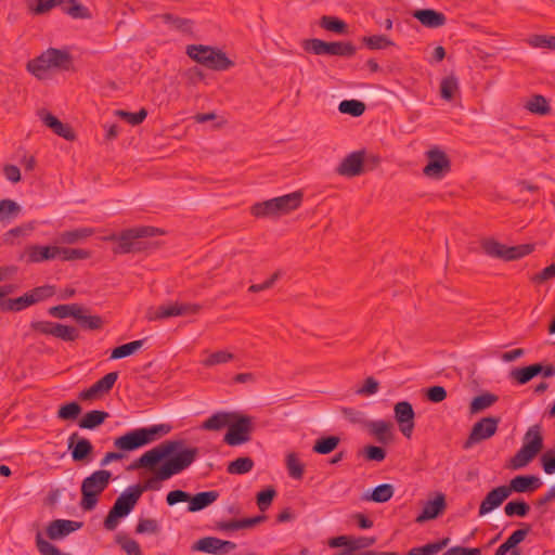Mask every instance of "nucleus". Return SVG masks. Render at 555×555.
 I'll return each mask as SVG.
<instances>
[{"label": "nucleus", "mask_w": 555, "mask_h": 555, "mask_svg": "<svg viewBox=\"0 0 555 555\" xmlns=\"http://www.w3.org/2000/svg\"><path fill=\"white\" fill-rule=\"evenodd\" d=\"M197 448H184L179 440L166 441L143 453L132 468H146L154 476L144 483L145 490L159 489V482L186 469L196 459Z\"/></svg>", "instance_id": "nucleus-1"}, {"label": "nucleus", "mask_w": 555, "mask_h": 555, "mask_svg": "<svg viewBox=\"0 0 555 555\" xmlns=\"http://www.w3.org/2000/svg\"><path fill=\"white\" fill-rule=\"evenodd\" d=\"M170 429L171 427L166 424L138 428L115 439L114 446L122 451H132L153 442L160 436L168 434Z\"/></svg>", "instance_id": "nucleus-2"}, {"label": "nucleus", "mask_w": 555, "mask_h": 555, "mask_svg": "<svg viewBox=\"0 0 555 555\" xmlns=\"http://www.w3.org/2000/svg\"><path fill=\"white\" fill-rule=\"evenodd\" d=\"M112 473L105 469L95 470L86 477L81 483L80 507L83 511H92L99 502V496L108 487Z\"/></svg>", "instance_id": "nucleus-3"}, {"label": "nucleus", "mask_w": 555, "mask_h": 555, "mask_svg": "<svg viewBox=\"0 0 555 555\" xmlns=\"http://www.w3.org/2000/svg\"><path fill=\"white\" fill-rule=\"evenodd\" d=\"M543 448V437L540 426L534 425L528 429L524 437L522 447L509 460L508 467L519 469L527 466Z\"/></svg>", "instance_id": "nucleus-4"}, {"label": "nucleus", "mask_w": 555, "mask_h": 555, "mask_svg": "<svg viewBox=\"0 0 555 555\" xmlns=\"http://www.w3.org/2000/svg\"><path fill=\"white\" fill-rule=\"evenodd\" d=\"M142 489L139 486L126 489L115 501L113 507L108 512L105 520V529L113 531L118 526V519L124 518L131 513L138 500L140 499Z\"/></svg>", "instance_id": "nucleus-5"}, {"label": "nucleus", "mask_w": 555, "mask_h": 555, "mask_svg": "<svg viewBox=\"0 0 555 555\" xmlns=\"http://www.w3.org/2000/svg\"><path fill=\"white\" fill-rule=\"evenodd\" d=\"M186 54L195 62L214 70H227L233 65L225 53L209 46H189Z\"/></svg>", "instance_id": "nucleus-6"}, {"label": "nucleus", "mask_w": 555, "mask_h": 555, "mask_svg": "<svg viewBox=\"0 0 555 555\" xmlns=\"http://www.w3.org/2000/svg\"><path fill=\"white\" fill-rule=\"evenodd\" d=\"M69 54L59 49H48L37 59L29 61L28 70L38 78H43L49 69L67 68L69 66Z\"/></svg>", "instance_id": "nucleus-7"}, {"label": "nucleus", "mask_w": 555, "mask_h": 555, "mask_svg": "<svg viewBox=\"0 0 555 555\" xmlns=\"http://www.w3.org/2000/svg\"><path fill=\"white\" fill-rule=\"evenodd\" d=\"M481 247L488 256L503 259L505 261L520 259L531 254L533 250V246L530 244L506 246L495 240L483 241Z\"/></svg>", "instance_id": "nucleus-8"}, {"label": "nucleus", "mask_w": 555, "mask_h": 555, "mask_svg": "<svg viewBox=\"0 0 555 555\" xmlns=\"http://www.w3.org/2000/svg\"><path fill=\"white\" fill-rule=\"evenodd\" d=\"M201 306L191 302L168 301L156 308H150L146 312L149 321L165 320L173 317L195 314Z\"/></svg>", "instance_id": "nucleus-9"}, {"label": "nucleus", "mask_w": 555, "mask_h": 555, "mask_svg": "<svg viewBox=\"0 0 555 555\" xmlns=\"http://www.w3.org/2000/svg\"><path fill=\"white\" fill-rule=\"evenodd\" d=\"M304 49L315 55L326 54L351 57L356 54V47L351 42H326L315 38L306 40Z\"/></svg>", "instance_id": "nucleus-10"}, {"label": "nucleus", "mask_w": 555, "mask_h": 555, "mask_svg": "<svg viewBox=\"0 0 555 555\" xmlns=\"http://www.w3.org/2000/svg\"><path fill=\"white\" fill-rule=\"evenodd\" d=\"M251 429V418L235 412L228 426L223 441L231 447L244 444L250 440Z\"/></svg>", "instance_id": "nucleus-11"}, {"label": "nucleus", "mask_w": 555, "mask_h": 555, "mask_svg": "<svg viewBox=\"0 0 555 555\" xmlns=\"http://www.w3.org/2000/svg\"><path fill=\"white\" fill-rule=\"evenodd\" d=\"M376 543L375 537H351L338 535L331 538L327 542L332 548L344 547L336 555H357L360 551L369 548Z\"/></svg>", "instance_id": "nucleus-12"}, {"label": "nucleus", "mask_w": 555, "mask_h": 555, "mask_svg": "<svg viewBox=\"0 0 555 555\" xmlns=\"http://www.w3.org/2000/svg\"><path fill=\"white\" fill-rule=\"evenodd\" d=\"M500 422V417L489 416L475 423L463 448L465 450L470 449L476 443L491 438L496 433Z\"/></svg>", "instance_id": "nucleus-13"}, {"label": "nucleus", "mask_w": 555, "mask_h": 555, "mask_svg": "<svg viewBox=\"0 0 555 555\" xmlns=\"http://www.w3.org/2000/svg\"><path fill=\"white\" fill-rule=\"evenodd\" d=\"M428 159L427 165L423 169V173L433 179H441L450 171V160L447 154L438 147L430 149L426 152Z\"/></svg>", "instance_id": "nucleus-14"}, {"label": "nucleus", "mask_w": 555, "mask_h": 555, "mask_svg": "<svg viewBox=\"0 0 555 555\" xmlns=\"http://www.w3.org/2000/svg\"><path fill=\"white\" fill-rule=\"evenodd\" d=\"M30 326L37 333L51 335L64 341H74L78 337L75 327L51 321H34Z\"/></svg>", "instance_id": "nucleus-15"}, {"label": "nucleus", "mask_w": 555, "mask_h": 555, "mask_svg": "<svg viewBox=\"0 0 555 555\" xmlns=\"http://www.w3.org/2000/svg\"><path fill=\"white\" fill-rule=\"evenodd\" d=\"M157 232L154 228L140 227L124 231L121 234H113L108 238L117 241V253H129L133 248V241L140 237L153 236Z\"/></svg>", "instance_id": "nucleus-16"}, {"label": "nucleus", "mask_w": 555, "mask_h": 555, "mask_svg": "<svg viewBox=\"0 0 555 555\" xmlns=\"http://www.w3.org/2000/svg\"><path fill=\"white\" fill-rule=\"evenodd\" d=\"M393 412L400 431L404 437L410 439L415 426V412L412 404L408 401L397 402L395 404Z\"/></svg>", "instance_id": "nucleus-17"}, {"label": "nucleus", "mask_w": 555, "mask_h": 555, "mask_svg": "<svg viewBox=\"0 0 555 555\" xmlns=\"http://www.w3.org/2000/svg\"><path fill=\"white\" fill-rule=\"evenodd\" d=\"M57 246L28 245L20 259L27 263H40L57 259Z\"/></svg>", "instance_id": "nucleus-18"}, {"label": "nucleus", "mask_w": 555, "mask_h": 555, "mask_svg": "<svg viewBox=\"0 0 555 555\" xmlns=\"http://www.w3.org/2000/svg\"><path fill=\"white\" fill-rule=\"evenodd\" d=\"M236 544L232 541H224L215 537H206L196 541L192 550L207 554H220L233 551Z\"/></svg>", "instance_id": "nucleus-19"}, {"label": "nucleus", "mask_w": 555, "mask_h": 555, "mask_svg": "<svg viewBox=\"0 0 555 555\" xmlns=\"http://www.w3.org/2000/svg\"><path fill=\"white\" fill-rule=\"evenodd\" d=\"M364 155V151H356L347 155L337 167V173L349 178L362 175Z\"/></svg>", "instance_id": "nucleus-20"}, {"label": "nucleus", "mask_w": 555, "mask_h": 555, "mask_svg": "<svg viewBox=\"0 0 555 555\" xmlns=\"http://www.w3.org/2000/svg\"><path fill=\"white\" fill-rule=\"evenodd\" d=\"M542 482L539 477L534 475H518L514 477L509 485H504L508 494L513 492L527 493L533 492L541 487Z\"/></svg>", "instance_id": "nucleus-21"}, {"label": "nucleus", "mask_w": 555, "mask_h": 555, "mask_svg": "<svg viewBox=\"0 0 555 555\" xmlns=\"http://www.w3.org/2000/svg\"><path fill=\"white\" fill-rule=\"evenodd\" d=\"M508 496L509 494L505 486H500L492 489L481 501L478 515L485 516L489 514L493 509L498 508Z\"/></svg>", "instance_id": "nucleus-22"}, {"label": "nucleus", "mask_w": 555, "mask_h": 555, "mask_svg": "<svg viewBox=\"0 0 555 555\" xmlns=\"http://www.w3.org/2000/svg\"><path fill=\"white\" fill-rule=\"evenodd\" d=\"M82 522L67 519H56L47 527V535L51 540H60L80 529Z\"/></svg>", "instance_id": "nucleus-23"}, {"label": "nucleus", "mask_w": 555, "mask_h": 555, "mask_svg": "<svg viewBox=\"0 0 555 555\" xmlns=\"http://www.w3.org/2000/svg\"><path fill=\"white\" fill-rule=\"evenodd\" d=\"M447 507L446 496L438 493L434 500L425 502L422 513L416 517L415 521L423 524L427 520L437 518Z\"/></svg>", "instance_id": "nucleus-24"}, {"label": "nucleus", "mask_w": 555, "mask_h": 555, "mask_svg": "<svg viewBox=\"0 0 555 555\" xmlns=\"http://www.w3.org/2000/svg\"><path fill=\"white\" fill-rule=\"evenodd\" d=\"M38 116L41 119V121L59 137L64 138L65 140H68V141H72L75 139V133H74L73 129L68 125L60 121L51 113L42 109V111L38 112Z\"/></svg>", "instance_id": "nucleus-25"}, {"label": "nucleus", "mask_w": 555, "mask_h": 555, "mask_svg": "<svg viewBox=\"0 0 555 555\" xmlns=\"http://www.w3.org/2000/svg\"><path fill=\"white\" fill-rule=\"evenodd\" d=\"M413 16L420 23L429 28H438L446 24L447 17L443 13L431 9L416 10Z\"/></svg>", "instance_id": "nucleus-26"}, {"label": "nucleus", "mask_w": 555, "mask_h": 555, "mask_svg": "<svg viewBox=\"0 0 555 555\" xmlns=\"http://www.w3.org/2000/svg\"><path fill=\"white\" fill-rule=\"evenodd\" d=\"M371 435L380 443H388L392 440V424L387 421H371L366 424Z\"/></svg>", "instance_id": "nucleus-27"}, {"label": "nucleus", "mask_w": 555, "mask_h": 555, "mask_svg": "<svg viewBox=\"0 0 555 555\" xmlns=\"http://www.w3.org/2000/svg\"><path fill=\"white\" fill-rule=\"evenodd\" d=\"M68 447L72 448V457L74 461L85 460L93 449L88 439L78 438L77 434H73L68 438Z\"/></svg>", "instance_id": "nucleus-28"}, {"label": "nucleus", "mask_w": 555, "mask_h": 555, "mask_svg": "<svg viewBox=\"0 0 555 555\" xmlns=\"http://www.w3.org/2000/svg\"><path fill=\"white\" fill-rule=\"evenodd\" d=\"M205 353H207V357L201 361V364L207 369L230 363L235 359V353L230 349H220L212 352L205 351Z\"/></svg>", "instance_id": "nucleus-29"}, {"label": "nucleus", "mask_w": 555, "mask_h": 555, "mask_svg": "<svg viewBox=\"0 0 555 555\" xmlns=\"http://www.w3.org/2000/svg\"><path fill=\"white\" fill-rule=\"evenodd\" d=\"M219 493L214 490L199 492L193 496L190 495L188 511L191 513L199 512L216 502Z\"/></svg>", "instance_id": "nucleus-30"}, {"label": "nucleus", "mask_w": 555, "mask_h": 555, "mask_svg": "<svg viewBox=\"0 0 555 555\" xmlns=\"http://www.w3.org/2000/svg\"><path fill=\"white\" fill-rule=\"evenodd\" d=\"M304 201V192L301 190L280 196V216L288 215L299 208Z\"/></svg>", "instance_id": "nucleus-31"}, {"label": "nucleus", "mask_w": 555, "mask_h": 555, "mask_svg": "<svg viewBox=\"0 0 555 555\" xmlns=\"http://www.w3.org/2000/svg\"><path fill=\"white\" fill-rule=\"evenodd\" d=\"M235 412H217L207 418L202 428L205 430H220L228 427Z\"/></svg>", "instance_id": "nucleus-32"}, {"label": "nucleus", "mask_w": 555, "mask_h": 555, "mask_svg": "<svg viewBox=\"0 0 555 555\" xmlns=\"http://www.w3.org/2000/svg\"><path fill=\"white\" fill-rule=\"evenodd\" d=\"M543 365L541 363H534L528 366L515 369L512 371V377L517 380L518 384L525 385L530 382L533 377L541 374Z\"/></svg>", "instance_id": "nucleus-33"}, {"label": "nucleus", "mask_w": 555, "mask_h": 555, "mask_svg": "<svg viewBox=\"0 0 555 555\" xmlns=\"http://www.w3.org/2000/svg\"><path fill=\"white\" fill-rule=\"evenodd\" d=\"M285 467L292 479L299 481L304 478L306 466L296 453L292 452L286 455Z\"/></svg>", "instance_id": "nucleus-34"}, {"label": "nucleus", "mask_w": 555, "mask_h": 555, "mask_svg": "<svg viewBox=\"0 0 555 555\" xmlns=\"http://www.w3.org/2000/svg\"><path fill=\"white\" fill-rule=\"evenodd\" d=\"M250 211L257 218L274 217L278 214V197L255 204Z\"/></svg>", "instance_id": "nucleus-35"}, {"label": "nucleus", "mask_w": 555, "mask_h": 555, "mask_svg": "<svg viewBox=\"0 0 555 555\" xmlns=\"http://www.w3.org/2000/svg\"><path fill=\"white\" fill-rule=\"evenodd\" d=\"M108 417V413L104 411L93 410L83 415L79 421V427L83 429H94L100 426Z\"/></svg>", "instance_id": "nucleus-36"}, {"label": "nucleus", "mask_w": 555, "mask_h": 555, "mask_svg": "<svg viewBox=\"0 0 555 555\" xmlns=\"http://www.w3.org/2000/svg\"><path fill=\"white\" fill-rule=\"evenodd\" d=\"M450 542L449 538H443L439 541L425 544L423 546L412 547L408 555H435L442 551Z\"/></svg>", "instance_id": "nucleus-37"}, {"label": "nucleus", "mask_w": 555, "mask_h": 555, "mask_svg": "<svg viewBox=\"0 0 555 555\" xmlns=\"http://www.w3.org/2000/svg\"><path fill=\"white\" fill-rule=\"evenodd\" d=\"M92 234L93 230L91 228H78L61 233L60 242L64 244H76L88 238Z\"/></svg>", "instance_id": "nucleus-38"}, {"label": "nucleus", "mask_w": 555, "mask_h": 555, "mask_svg": "<svg viewBox=\"0 0 555 555\" xmlns=\"http://www.w3.org/2000/svg\"><path fill=\"white\" fill-rule=\"evenodd\" d=\"M498 400L499 397L496 395L491 392H485L473 399L469 405V411L472 414L479 413L493 405Z\"/></svg>", "instance_id": "nucleus-39"}, {"label": "nucleus", "mask_w": 555, "mask_h": 555, "mask_svg": "<svg viewBox=\"0 0 555 555\" xmlns=\"http://www.w3.org/2000/svg\"><path fill=\"white\" fill-rule=\"evenodd\" d=\"M144 341L145 339H139L116 347L115 349H113L111 353V359H122L135 353L138 350L142 348Z\"/></svg>", "instance_id": "nucleus-40"}, {"label": "nucleus", "mask_w": 555, "mask_h": 555, "mask_svg": "<svg viewBox=\"0 0 555 555\" xmlns=\"http://www.w3.org/2000/svg\"><path fill=\"white\" fill-rule=\"evenodd\" d=\"M340 439L337 436H327L318 439L312 448V451L318 454H330L339 444Z\"/></svg>", "instance_id": "nucleus-41"}, {"label": "nucleus", "mask_w": 555, "mask_h": 555, "mask_svg": "<svg viewBox=\"0 0 555 555\" xmlns=\"http://www.w3.org/2000/svg\"><path fill=\"white\" fill-rule=\"evenodd\" d=\"M80 305L70 304V305H59L49 308L48 312L53 318L57 319H66L72 317L76 320L77 314L80 313Z\"/></svg>", "instance_id": "nucleus-42"}, {"label": "nucleus", "mask_w": 555, "mask_h": 555, "mask_svg": "<svg viewBox=\"0 0 555 555\" xmlns=\"http://www.w3.org/2000/svg\"><path fill=\"white\" fill-rule=\"evenodd\" d=\"M254 468V461L248 456L237 457L230 462L227 472L231 475H244Z\"/></svg>", "instance_id": "nucleus-43"}, {"label": "nucleus", "mask_w": 555, "mask_h": 555, "mask_svg": "<svg viewBox=\"0 0 555 555\" xmlns=\"http://www.w3.org/2000/svg\"><path fill=\"white\" fill-rule=\"evenodd\" d=\"M263 520H264V516L258 515L255 517H248V518L227 521L222 525V528L224 530H231V531L241 530V529L251 528V527L262 522Z\"/></svg>", "instance_id": "nucleus-44"}, {"label": "nucleus", "mask_w": 555, "mask_h": 555, "mask_svg": "<svg viewBox=\"0 0 555 555\" xmlns=\"http://www.w3.org/2000/svg\"><path fill=\"white\" fill-rule=\"evenodd\" d=\"M459 89V80L454 75L444 77L440 82V96L446 101H451Z\"/></svg>", "instance_id": "nucleus-45"}, {"label": "nucleus", "mask_w": 555, "mask_h": 555, "mask_svg": "<svg viewBox=\"0 0 555 555\" xmlns=\"http://www.w3.org/2000/svg\"><path fill=\"white\" fill-rule=\"evenodd\" d=\"M530 512V505L524 500L508 502L504 506V513L507 517H526Z\"/></svg>", "instance_id": "nucleus-46"}, {"label": "nucleus", "mask_w": 555, "mask_h": 555, "mask_svg": "<svg viewBox=\"0 0 555 555\" xmlns=\"http://www.w3.org/2000/svg\"><path fill=\"white\" fill-rule=\"evenodd\" d=\"M338 109L343 114L359 117L364 113L365 104L359 100H344L339 103Z\"/></svg>", "instance_id": "nucleus-47"}, {"label": "nucleus", "mask_w": 555, "mask_h": 555, "mask_svg": "<svg viewBox=\"0 0 555 555\" xmlns=\"http://www.w3.org/2000/svg\"><path fill=\"white\" fill-rule=\"evenodd\" d=\"M34 230H35L34 222H29V223L13 228L4 234L3 241L5 244L13 245L15 243L14 242L15 237H18V236L27 237L30 235V233Z\"/></svg>", "instance_id": "nucleus-48"}, {"label": "nucleus", "mask_w": 555, "mask_h": 555, "mask_svg": "<svg viewBox=\"0 0 555 555\" xmlns=\"http://www.w3.org/2000/svg\"><path fill=\"white\" fill-rule=\"evenodd\" d=\"M393 495V487L389 483H382L375 487L367 500L376 503H385L389 501Z\"/></svg>", "instance_id": "nucleus-49"}, {"label": "nucleus", "mask_w": 555, "mask_h": 555, "mask_svg": "<svg viewBox=\"0 0 555 555\" xmlns=\"http://www.w3.org/2000/svg\"><path fill=\"white\" fill-rule=\"evenodd\" d=\"M31 305H34V299L30 298L28 293H26L23 296L4 301L2 304V309L9 311H21Z\"/></svg>", "instance_id": "nucleus-50"}, {"label": "nucleus", "mask_w": 555, "mask_h": 555, "mask_svg": "<svg viewBox=\"0 0 555 555\" xmlns=\"http://www.w3.org/2000/svg\"><path fill=\"white\" fill-rule=\"evenodd\" d=\"M21 208L18 204L12 199L0 201V221H9L15 218Z\"/></svg>", "instance_id": "nucleus-51"}, {"label": "nucleus", "mask_w": 555, "mask_h": 555, "mask_svg": "<svg viewBox=\"0 0 555 555\" xmlns=\"http://www.w3.org/2000/svg\"><path fill=\"white\" fill-rule=\"evenodd\" d=\"M36 546L41 555H72L68 553H62L54 544L44 540L40 531L36 534Z\"/></svg>", "instance_id": "nucleus-52"}, {"label": "nucleus", "mask_w": 555, "mask_h": 555, "mask_svg": "<svg viewBox=\"0 0 555 555\" xmlns=\"http://www.w3.org/2000/svg\"><path fill=\"white\" fill-rule=\"evenodd\" d=\"M81 413V406L77 402H68L60 406L57 417L63 421H74Z\"/></svg>", "instance_id": "nucleus-53"}, {"label": "nucleus", "mask_w": 555, "mask_h": 555, "mask_svg": "<svg viewBox=\"0 0 555 555\" xmlns=\"http://www.w3.org/2000/svg\"><path fill=\"white\" fill-rule=\"evenodd\" d=\"M57 259L70 261L76 259H87L90 254L88 250L79 248H62L57 247Z\"/></svg>", "instance_id": "nucleus-54"}, {"label": "nucleus", "mask_w": 555, "mask_h": 555, "mask_svg": "<svg viewBox=\"0 0 555 555\" xmlns=\"http://www.w3.org/2000/svg\"><path fill=\"white\" fill-rule=\"evenodd\" d=\"M527 109L531 113L545 115L551 111L546 99L542 95H534L526 105Z\"/></svg>", "instance_id": "nucleus-55"}, {"label": "nucleus", "mask_w": 555, "mask_h": 555, "mask_svg": "<svg viewBox=\"0 0 555 555\" xmlns=\"http://www.w3.org/2000/svg\"><path fill=\"white\" fill-rule=\"evenodd\" d=\"M76 320L78 323L88 330H98L102 325V320L98 315H88L86 314V309L80 307V313L77 314Z\"/></svg>", "instance_id": "nucleus-56"}, {"label": "nucleus", "mask_w": 555, "mask_h": 555, "mask_svg": "<svg viewBox=\"0 0 555 555\" xmlns=\"http://www.w3.org/2000/svg\"><path fill=\"white\" fill-rule=\"evenodd\" d=\"M320 25L324 29L336 34L345 33L347 27L346 23L341 20L326 15L321 18Z\"/></svg>", "instance_id": "nucleus-57"}, {"label": "nucleus", "mask_w": 555, "mask_h": 555, "mask_svg": "<svg viewBox=\"0 0 555 555\" xmlns=\"http://www.w3.org/2000/svg\"><path fill=\"white\" fill-rule=\"evenodd\" d=\"M61 1L62 0H29L28 8L36 14H43L60 4Z\"/></svg>", "instance_id": "nucleus-58"}, {"label": "nucleus", "mask_w": 555, "mask_h": 555, "mask_svg": "<svg viewBox=\"0 0 555 555\" xmlns=\"http://www.w3.org/2000/svg\"><path fill=\"white\" fill-rule=\"evenodd\" d=\"M522 528L514 531L505 541L511 550H517L516 546L521 543L531 530L530 525L521 524Z\"/></svg>", "instance_id": "nucleus-59"}, {"label": "nucleus", "mask_w": 555, "mask_h": 555, "mask_svg": "<svg viewBox=\"0 0 555 555\" xmlns=\"http://www.w3.org/2000/svg\"><path fill=\"white\" fill-rule=\"evenodd\" d=\"M118 378L117 372H111L104 375L101 379H99L96 383H94V387L98 390V392L101 395L108 392L114 384L116 383Z\"/></svg>", "instance_id": "nucleus-60"}, {"label": "nucleus", "mask_w": 555, "mask_h": 555, "mask_svg": "<svg viewBox=\"0 0 555 555\" xmlns=\"http://www.w3.org/2000/svg\"><path fill=\"white\" fill-rule=\"evenodd\" d=\"M363 42L371 50H380V49H385L392 44V41L389 40L384 35H374V36H370V37H364Z\"/></svg>", "instance_id": "nucleus-61"}, {"label": "nucleus", "mask_w": 555, "mask_h": 555, "mask_svg": "<svg viewBox=\"0 0 555 555\" xmlns=\"http://www.w3.org/2000/svg\"><path fill=\"white\" fill-rule=\"evenodd\" d=\"M28 294L34 299V304H37L52 297L55 289L51 285H43L31 289Z\"/></svg>", "instance_id": "nucleus-62"}, {"label": "nucleus", "mask_w": 555, "mask_h": 555, "mask_svg": "<svg viewBox=\"0 0 555 555\" xmlns=\"http://www.w3.org/2000/svg\"><path fill=\"white\" fill-rule=\"evenodd\" d=\"M115 115L119 116L120 118L127 120L130 125H139L141 124L147 115V112L142 108L138 113H129L126 111H116Z\"/></svg>", "instance_id": "nucleus-63"}, {"label": "nucleus", "mask_w": 555, "mask_h": 555, "mask_svg": "<svg viewBox=\"0 0 555 555\" xmlns=\"http://www.w3.org/2000/svg\"><path fill=\"white\" fill-rule=\"evenodd\" d=\"M553 278H555V262L551 263L550 266L545 267L542 271L534 274L531 278V281L535 284H542Z\"/></svg>", "instance_id": "nucleus-64"}]
</instances>
